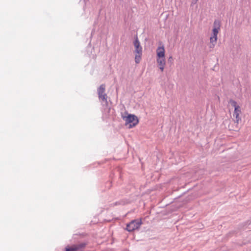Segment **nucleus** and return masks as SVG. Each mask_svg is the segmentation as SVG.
<instances>
[{"mask_svg":"<svg viewBox=\"0 0 251 251\" xmlns=\"http://www.w3.org/2000/svg\"><path fill=\"white\" fill-rule=\"evenodd\" d=\"M220 22L218 20H215L213 23L214 28L212 30L213 34H218L219 31L220 29Z\"/></svg>","mask_w":251,"mask_h":251,"instance_id":"6","label":"nucleus"},{"mask_svg":"<svg viewBox=\"0 0 251 251\" xmlns=\"http://www.w3.org/2000/svg\"><path fill=\"white\" fill-rule=\"evenodd\" d=\"M142 222L141 219H136L131 221L126 225V229L129 232H132L135 229H138Z\"/></svg>","mask_w":251,"mask_h":251,"instance_id":"3","label":"nucleus"},{"mask_svg":"<svg viewBox=\"0 0 251 251\" xmlns=\"http://www.w3.org/2000/svg\"><path fill=\"white\" fill-rule=\"evenodd\" d=\"M240 113V108L237 109V107H235V109H234V112L233 113V117L235 118L234 121L237 124H238L239 122L241 121V118L239 117V114Z\"/></svg>","mask_w":251,"mask_h":251,"instance_id":"7","label":"nucleus"},{"mask_svg":"<svg viewBox=\"0 0 251 251\" xmlns=\"http://www.w3.org/2000/svg\"><path fill=\"white\" fill-rule=\"evenodd\" d=\"M86 246V243H81L73 245L71 246H67L65 248V251H78L84 249Z\"/></svg>","mask_w":251,"mask_h":251,"instance_id":"4","label":"nucleus"},{"mask_svg":"<svg viewBox=\"0 0 251 251\" xmlns=\"http://www.w3.org/2000/svg\"><path fill=\"white\" fill-rule=\"evenodd\" d=\"M198 0H193V3H196Z\"/></svg>","mask_w":251,"mask_h":251,"instance_id":"16","label":"nucleus"},{"mask_svg":"<svg viewBox=\"0 0 251 251\" xmlns=\"http://www.w3.org/2000/svg\"><path fill=\"white\" fill-rule=\"evenodd\" d=\"M159 67L161 71L163 72L164 69V66H159Z\"/></svg>","mask_w":251,"mask_h":251,"instance_id":"14","label":"nucleus"},{"mask_svg":"<svg viewBox=\"0 0 251 251\" xmlns=\"http://www.w3.org/2000/svg\"><path fill=\"white\" fill-rule=\"evenodd\" d=\"M105 85L104 84H102L100 85V86L97 89V93L98 95V97L100 101L102 103H104V104L107 105L108 101H107V94L105 93Z\"/></svg>","mask_w":251,"mask_h":251,"instance_id":"2","label":"nucleus"},{"mask_svg":"<svg viewBox=\"0 0 251 251\" xmlns=\"http://www.w3.org/2000/svg\"><path fill=\"white\" fill-rule=\"evenodd\" d=\"M157 58H165V50L163 46L159 47L156 50Z\"/></svg>","mask_w":251,"mask_h":251,"instance_id":"8","label":"nucleus"},{"mask_svg":"<svg viewBox=\"0 0 251 251\" xmlns=\"http://www.w3.org/2000/svg\"><path fill=\"white\" fill-rule=\"evenodd\" d=\"M229 103L234 107V109H235V107H237V109L240 108V106L237 104V102L234 100L230 99L229 101Z\"/></svg>","mask_w":251,"mask_h":251,"instance_id":"10","label":"nucleus"},{"mask_svg":"<svg viewBox=\"0 0 251 251\" xmlns=\"http://www.w3.org/2000/svg\"><path fill=\"white\" fill-rule=\"evenodd\" d=\"M214 38H213L212 37H211L210 38V45L209 46V47L210 48H213L215 46V44L216 43L217 41H214Z\"/></svg>","mask_w":251,"mask_h":251,"instance_id":"11","label":"nucleus"},{"mask_svg":"<svg viewBox=\"0 0 251 251\" xmlns=\"http://www.w3.org/2000/svg\"><path fill=\"white\" fill-rule=\"evenodd\" d=\"M217 34H213L211 37L214 38V41H217Z\"/></svg>","mask_w":251,"mask_h":251,"instance_id":"13","label":"nucleus"},{"mask_svg":"<svg viewBox=\"0 0 251 251\" xmlns=\"http://www.w3.org/2000/svg\"><path fill=\"white\" fill-rule=\"evenodd\" d=\"M123 120L125 121V125L128 128H131L136 126L139 123L137 117L133 114H129L127 116H122Z\"/></svg>","mask_w":251,"mask_h":251,"instance_id":"1","label":"nucleus"},{"mask_svg":"<svg viewBox=\"0 0 251 251\" xmlns=\"http://www.w3.org/2000/svg\"><path fill=\"white\" fill-rule=\"evenodd\" d=\"M157 63L158 66H165V58H157Z\"/></svg>","mask_w":251,"mask_h":251,"instance_id":"9","label":"nucleus"},{"mask_svg":"<svg viewBox=\"0 0 251 251\" xmlns=\"http://www.w3.org/2000/svg\"><path fill=\"white\" fill-rule=\"evenodd\" d=\"M142 55L137 54L135 57V61L136 63H139L141 60V56Z\"/></svg>","mask_w":251,"mask_h":251,"instance_id":"12","label":"nucleus"},{"mask_svg":"<svg viewBox=\"0 0 251 251\" xmlns=\"http://www.w3.org/2000/svg\"><path fill=\"white\" fill-rule=\"evenodd\" d=\"M173 59L172 58V56H170L169 59H168V61H171V60Z\"/></svg>","mask_w":251,"mask_h":251,"instance_id":"15","label":"nucleus"},{"mask_svg":"<svg viewBox=\"0 0 251 251\" xmlns=\"http://www.w3.org/2000/svg\"><path fill=\"white\" fill-rule=\"evenodd\" d=\"M133 44L135 49V52L139 55H142V47L140 45V43L138 39L137 36H136L135 38L134 41L133 42Z\"/></svg>","mask_w":251,"mask_h":251,"instance_id":"5","label":"nucleus"}]
</instances>
